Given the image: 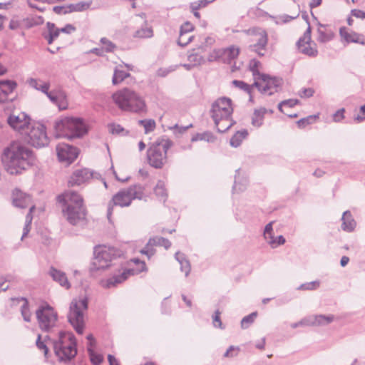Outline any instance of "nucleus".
Here are the masks:
<instances>
[{
  "instance_id": "33",
  "label": "nucleus",
  "mask_w": 365,
  "mask_h": 365,
  "mask_svg": "<svg viewBox=\"0 0 365 365\" xmlns=\"http://www.w3.org/2000/svg\"><path fill=\"white\" fill-rule=\"evenodd\" d=\"M216 140L217 137L210 131H205L202 133H196L191 138L192 142L205 140L208 143H214Z\"/></svg>"
},
{
  "instance_id": "13",
  "label": "nucleus",
  "mask_w": 365,
  "mask_h": 365,
  "mask_svg": "<svg viewBox=\"0 0 365 365\" xmlns=\"http://www.w3.org/2000/svg\"><path fill=\"white\" fill-rule=\"evenodd\" d=\"M259 80L264 83V86H262L258 81H254V86L262 94L266 93L272 88H275L274 92H278V88H280L284 83L282 78L273 76L267 73L260 75Z\"/></svg>"
},
{
  "instance_id": "20",
  "label": "nucleus",
  "mask_w": 365,
  "mask_h": 365,
  "mask_svg": "<svg viewBox=\"0 0 365 365\" xmlns=\"http://www.w3.org/2000/svg\"><path fill=\"white\" fill-rule=\"evenodd\" d=\"M47 26L49 31V36L48 38V43L49 44L53 42V39L59 36L60 33L70 34L76 31V27L71 24H67L64 28L61 29L56 28L53 24L48 23Z\"/></svg>"
},
{
  "instance_id": "42",
  "label": "nucleus",
  "mask_w": 365,
  "mask_h": 365,
  "mask_svg": "<svg viewBox=\"0 0 365 365\" xmlns=\"http://www.w3.org/2000/svg\"><path fill=\"white\" fill-rule=\"evenodd\" d=\"M232 83L234 86L245 91L247 94L252 91L253 88H255L254 86V83L252 85H250L245 83V81L240 80H233Z\"/></svg>"
},
{
  "instance_id": "24",
  "label": "nucleus",
  "mask_w": 365,
  "mask_h": 365,
  "mask_svg": "<svg viewBox=\"0 0 365 365\" xmlns=\"http://www.w3.org/2000/svg\"><path fill=\"white\" fill-rule=\"evenodd\" d=\"M48 274L53 280L58 282L61 287L66 289H68L71 287L68 278L63 272L52 267L50 268Z\"/></svg>"
},
{
  "instance_id": "56",
  "label": "nucleus",
  "mask_w": 365,
  "mask_h": 365,
  "mask_svg": "<svg viewBox=\"0 0 365 365\" xmlns=\"http://www.w3.org/2000/svg\"><path fill=\"white\" fill-rule=\"evenodd\" d=\"M220 312L217 309L212 315V322L215 327L224 329L225 327L222 325V322L220 319Z\"/></svg>"
},
{
  "instance_id": "22",
  "label": "nucleus",
  "mask_w": 365,
  "mask_h": 365,
  "mask_svg": "<svg viewBox=\"0 0 365 365\" xmlns=\"http://www.w3.org/2000/svg\"><path fill=\"white\" fill-rule=\"evenodd\" d=\"M46 95L53 103L58 106L60 110H64L67 108L66 96L63 91H48Z\"/></svg>"
},
{
  "instance_id": "63",
  "label": "nucleus",
  "mask_w": 365,
  "mask_h": 365,
  "mask_svg": "<svg viewBox=\"0 0 365 365\" xmlns=\"http://www.w3.org/2000/svg\"><path fill=\"white\" fill-rule=\"evenodd\" d=\"M300 323L302 326H315L317 325L316 316L314 319L312 318H304L300 320Z\"/></svg>"
},
{
  "instance_id": "15",
  "label": "nucleus",
  "mask_w": 365,
  "mask_h": 365,
  "mask_svg": "<svg viewBox=\"0 0 365 365\" xmlns=\"http://www.w3.org/2000/svg\"><path fill=\"white\" fill-rule=\"evenodd\" d=\"M132 197L128 188L123 189L118 192L112 198V201L108 203L107 217L110 220V217L113 213V209L114 205H118L120 207H128L132 202Z\"/></svg>"
},
{
  "instance_id": "51",
  "label": "nucleus",
  "mask_w": 365,
  "mask_h": 365,
  "mask_svg": "<svg viewBox=\"0 0 365 365\" xmlns=\"http://www.w3.org/2000/svg\"><path fill=\"white\" fill-rule=\"evenodd\" d=\"M319 285H320V282L319 280H315V281H312L310 282L302 284L298 287V289H299V290H315L319 287Z\"/></svg>"
},
{
  "instance_id": "6",
  "label": "nucleus",
  "mask_w": 365,
  "mask_h": 365,
  "mask_svg": "<svg viewBox=\"0 0 365 365\" xmlns=\"http://www.w3.org/2000/svg\"><path fill=\"white\" fill-rule=\"evenodd\" d=\"M56 138L65 137L68 139L80 138L86 133V129L81 119L66 117L55 122Z\"/></svg>"
},
{
  "instance_id": "7",
  "label": "nucleus",
  "mask_w": 365,
  "mask_h": 365,
  "mask_svg": "<svg viewBox=\"0 0 365 365\" xmlns=\"http://www.w3.org/2000/svg\"><path fill=\"white\" fill-rule=\"evenodd\" d=\"M88 299L87 297L74 298L69 306L67 314L68 322L78 334L83 333L85 327L84 312L88 309Z\"/></svg>"
},
{
  "instance_id": "29",
  "label": "nucleus",
  "mask_w": 365,
  "mask_h": 365,
  "mask_svg": "<svg viewBox=\"0 0 365 365\" xmlns=\"http://www.w3.org/2000/svg\"><path fill=\"white\" fill-rule=\"evenodd\" d=\"M267 112V109L263 107L259 109H255L252 117V125L257 128L261 127L263 125L264 115Z\"/></svg>"
},
{
  "instance_id": "57",
  "label": "nucleus",
  "mask_w": 365,
  "mask_h": 365,
  "mask_svg": "<svg viewBox=\"0 0 365 365\" xmlns=\"http://www.w3.org/2000/svg\"><path fill=\"white\" fill-rule=\"evenodd\" d=\"M269 244L272 247H277V246L282 245L286 242V240L283 235H279L277 237L273 236V238H270Z\"/></svg>"
},
{
  "instance_id": "37",
  "label": "nucleus",
  "mask_w": 365,
  "mask_h": 365,
  "mask_svg": "<svg viewBox=\"0 0 365 365\" xmlns=\"http://www.w3.org/2000/svg\"><path fill=\"white\" fill-rule=\"evenodd\" d=\"M155 245V246H162L165 250H168L171 246V242L168 240L163 237L155 236L149 239V245Z\"/></svg>"
},
{
  "instance_id": "17",
  "label": "nucleus",
  "mask_w": 365,
  "mask_h": 365,
  "mask_svg": "<svg viewBox=\"0 0 365 365\" xmlns=\"http://www.w3.org/2000/svg\"><path fill=\"white\" fill-rule=\"evenodd\" d=\"M56 153L61 162L71 164L78 155V149L66 143H59L56 146Z\"/></svg>"
},
{
  "instance_id": "61",
  "label": "nucleus",
  "mask_w": 365,
  "mask_h": 365,
  "mask_svg": "<svg viewBox=\"0 0 365 365\" xmlns=\"http://www.w3.org/2000/svg\"><path fill=\"white\" fill-rule=\"evenodd\" d=\"M240 351V348L238 346H230L225 352L223 356L224 357H232L237 355V352Z\"/></svg>"
},
{
  "instance_id": "4",
  "label": "nucleus",
  "mask_w": 365,
  "mask_h": 365,
  "mask_svg": "<svg viewBox=\"0 0 365 365\" xmlns=\"http://www.w3.org/2000/svg\"><path fill=\"white\" fill-rule=\"evenodd\" d=\"M114 102L123 110L140 113L145 110L144 100L135 91L124 88L113 95Z\"/></svg>"
},
{
  "instance_id": "36",
  "label": "nucleus",
  "mask_w": 365,
  "mask_h": 365,
  "mask_svg": "<svg viewBox=\"0 0 365 365\" xmlns=\"http://www.w3.org/2000/svg\"><path fill=\"white\" fill-rule=\"evenodd\" d=\"M35 210V205H31L29 207V211L26 216L25 225L24 227L23 235L21 236V240L29 234L31 230V225L33 220L32 212Z\"/></svg>"
},
{
  "instance_id": "12",
  "label": "nucleus",
  "mask_w": 365,
  "mask_h": 365,
  "mask_svg": "<svg viewBox=\"0 0 365 365\" xmlns=\"http://www.w3.org/2000/svg\"><path fill=\"white\" fill-rule=\"evenodd\" d=\"M240 53L239 47H223L215 48L208 56V61H219L226 64H231Z\"/></svg>"
},
{
  "instance_id": "64",
  "label": "nucleus",
  "mask_w": 365,
  "mask_h": 365,
  "mask_svg": "<svg viewBox=\"0 0 365 365\" xmlns=\"http://www.w3.org/2000/svg\"><path fill=\"white\" fill-rule=\"evenodd\" d=\"M110 131L113 134H121L124 128L120 125L111 124L109 125Z\"/></svg>"
},
{
  "instance_id": "34",
  "label": "nucleus",
  "mask_w": 365,
  "mask_h": 365,
  "mask_svg": "<svg viewBox=\"0 0 365 365\" xmlns=\"http://www.w3.org/2000/svg\"><path fill=\"white\" fill-rule=\"evenodd\" d=\"M154 192L160 201L165 202L167 199V190L164 182L159 180L154 187Z\"/></svg>"
},
{
  "instance_id": "16",
  "label": "nucleus",
  "mask_w": 365,
  "mask_h": 365,
  "mask_svg": "<svg viewBox=\"0 0 365 365\" xmlns=\"http://www.w3.org/2000/svg\"><path fill=\"white\" fill-rule=\"evenodd\" d=\"M30 120V117L24 112H20L18 114L13 113L7 118L8 124L21 133H24L29 129Z\"/></svg>"
},
{
  "instance_id": "40",
  "label": "nucleus",
  "mask_w": 365,
  "mask_h": 365,
  "mask_svg": "<svg viewBox=\"0 0 365 365\" xmlns=\"http://www.w3.org/2000/svg\"><path fill=\"white\" fill-rule=\"evenodd\" d=\"M22 300L24 301V303L21 307V316L25 322H30L31 320L32 313L30 311L29 302L25 298H22Z\"/></svg>"
},
{
  "instance_id": "48",
  "label": "nucleus",
  "mask_w": 365,
  "mask_h": 365,
  "mask_svg": "<svg viewBox=\"0 0 365 365\" xmlns=\"http://www.w3.org/2000/svg\"><path fill=\"white\" fill-rule=\"evenodd\" d=\"M298 51L309 57H315L318 54L317 47H297Z\"/></svg>"
},
{
  "instance_id": "3",
  "label": "nucleus",
  "mask_w": 365,
  "mask_h": 365,
  "mask_svg": "<svg viewBox=\"0 0 365 365\" xmlns=\"http://www.w3.org/2000/svg\"><path fill=\"white\" fill-rule=\"evenodd\" d=\"M54 354L58 361L68 362L77 354V341L72 332L61 331L58 338L52 340Z\"/></svg>"
},
{
  "instance_id": "11",
  "label": "nucleus",
  "mask_w": 365,
  "mask_h": 365,
  "mask_svg": "<svg viewBox=\"0 0 365 365\" xmlns=\"http://www.w3.org/2000/svg\"><path fill=\"white\" fill-rule=\"evenodd\" d=\"M29 130L24 133L25 141L33 147L41 148L47 146L49 143V138L47 136L46 128L43 125L37 124L33 125Z\"/></svg>"
},
{
  "instance_id": "53",
  "label": "nucleus",
  "mask_w": 365,
  "mask_h": 365,
  "mask_svg": "<svg viewBox=\"0 0 365 365\" xmlns=\"http://www.w3.org/2000/svg\"><path fill=\"white\" fill-rule=\"evenodd\" d=\"M201 57L195 54H191L188 56V60L193 63H184V68L190 70L193 66L200 64Z\"/></svg>"
},
{
  "instance_id": "28",
  "label": "nucleus",
  "mask_w": 365,
  "mask_h": 365,
  "mask_svg": "<svg viewBox=\"0 0 365 365\" xmlns=\"http://www.w3.org/2000/svg\"><path fill=\"white\" fill-rule=\"evenodd\" d=\"M334 37L333 31L325 26L321 25L318 29V41L322 43H326L330 41Z\"/></svg>"
},
{
  "instance_id": "39",
  "label": "nucleus",
  "mask_w": 365,
  "mask_h": 365,
  "mask_svg": "<svg viewBox=\"0 0 365 365\" xmlns=\"http://www.w3.org/2000/svg\"><path fill=\"white\" fill-rule=\"evenodd\" d=\"M46 340H49L51 343H52V339H51L48 336H46L45 337V339L44 341H41V334H38V337H37V339H36V345L37 346V348L39 349V350H41L43 351V354H44V356L48 359V352H49V349L46 344Z\"/></svg>"
},
{
  "instance_id": "1",
  "label": "nucleus",
  "mask_w": 365,
  "mask_h": 365,
  "mask_svg": "<svg viewBox=\"0 0 365 365\" xmlns=\"http://www.w3.org/2000/svg\"><path fill=\"white\" fill-rule=\"evenodd\" d=\"M34 156L31 149L16 141L6 147L1 155L4 169L11 175L21 174L33 164Z\"/></svg>"
},
{
  "instance_id": "19",
  "label": "nucleus",
  "mask_w": 365,
  "mask_h": 365,
  "mask_svg": "<svg viewBox=\"0 0 365 365\" xmlns=\"http://www.w3.org/2000/svg\"><path fill=\"white\" fill-rule=\"evenodd\" d=\"M13 205L19 208H26L31 205V197L29 195L15 189L12 193Z\"/></svg>"
},
{
  "instance_id": "27",
  "label": "nucleus",
  "mask_w": 365,
  "mask_h": 365,
  "mask_svg": "<svg viewBox=\"0 0 365 365\" xmlns=\"http://www.w3.org/2000/svg\"><path fill=\"white\" fill-rule=\"evenodd\" d=\"M341 229L344 231L351 232L354 231L356 226V222L349 210L344 212L341 217Z\"/></svg>"
},
{
  "instance_id": "46",
  "label": "nucleus",
  "mask_w": 365,
  "mask_h": 365,
  "mask_svg": "<svg viewBox=\"0 0 365 365\" xmlns=\"http://www.w3.org/2000/svg\"><path fill=\"white\" fill-rule=\"evenodd\" d=\"M240 169L238 168L235 170V182L232 186V192H242L246 189L247 180H245V182L241 183L237 181V176L240 174Z\"/></svg>"
},
{
  "instance_id": "26",
  "label": "nucleus",
  "mask_w": 365,
  "mask_h": 365,
  "mask_svg": "<svg viewBox=\"0 0 365 365\" xmlns=\"http://www.w3.org/2000/svg\"><path fill=\"white\" fill-rule=\"evenodd\" d=\"M133 200H144L146 201L149 194L145 192V186L141 184H135L128 187Z\"/></svg>"
},
{
  "instance_id": "55",
  "label": "nucleus",
  "mask_w": 365,
  "mask_h": 365,
  "mask_svg": "<svg viewBox=\"0 0 365 365\" xmlns=\"http://www.w3.org/2000/svg\"><path fill=\"white\" fill-rule=\"evenodd\" d=\"M114 47H94L90 50L88 53L96 54V56H103L104 52H111Z\"/></svg>"
},
{
  "instance_id": "38",
  "label": "nucleus",
  "mask_w": 365,
  "mask_h": 365,
  "mask_svg": "<svg viewBox=\"0 0 365 365\" xmlns=\"http://www.w3.org/2000/svg\"><path fill=\"white\" fill-rule=\"evenodd\" d=\"M319 118V114L310 115L305 118H302L297 121V125L299 128H304L306 126L315 123L317 119Z\"/></svg>"
},
{
  "instance_id": "54",
  "label": "nucleus",
  "mask_w": 365,
  "mask_h": 365,
  "mask_svg": "<svg viewBox=\"0 0 365 365\" xmlns=\"http://www.w3.org/2000/svg\"><path fill=\"white\" fill-rule=\"evenodd\" d=\"M231 122L229 123V124H226V125H224V122H220L219 124H218V126H216V130L218 133H225L226 131H227L234 124L236 123L235 120H234L233 119H232V118H230V120Z\"/></svg>"
},
{
  "instance_id": "30",
  "label": "nucleus",
  "mask_w": 365,
  "mask_h": 365,
  "mask_svg": "<svg viewBox=\"0 0 365 365\" xmlns=\"http://www.w3.org/2000/svg\"><path fill=\"white\" fill-rule=\"evenodd\" d=\"M27 82L31 87L41 91L44 94L47 93L50 88V83L48 82H44L40 79L31 78Z\"/></svg>"
},
{
  "instance_id": "32",
  "label": "nucleus",
  "mask_w": 365,
  "mask_h": 365,
  "mask_svg": "<svg viewBox=\"0 0 365 365\" xmlns=\"http://www.w3.org/2000/svg\"><path fill=\"white\" fill-rule=\"evenodd\" d=\"M302 17L307 22L308 28L304 33V35L298 39L295 46H304L305 44H309L311 41V27L308 21V16L307 14H304Z\"/></svg>"
},
{
  "instance_id": "9",
  "label": "nucleus",
  "mask_w": 365,
  "mask_h": 365,
  "mask_svg": "<svg viewBox=\"0 0 365 365\" xmlns=\"http://www.w3.org/2000/svg\"><path fill=\"white\" fill-rule=\"evenodd\" d=\"M39 328L45 332H51L57 326L58 314L48 303L43 304L36 311Z\"/></svg>"
},
{
  "instance_id": "58",
  "label": "nucleus",
  "mask_w": 365,
  "mask_h": 365,
  "mask_svg": "<svg viewBox=\"0 0 365 365\" xmlns=\"http://www.w3.org/2000/svg\"><path fill=\"white\" fill-rule=\"evenodd\" d=\"M178 66H170L168 68H161L157 71V75L160 77H165L170 72L176 70Z\"/></svg>"
},
{
  "instance_id": "52",
  "label": "nucleus",
  "mask_w": 365,
  "mask_h": 365,
  "mask_svg": "<svg viewBox=\"0 0 365 365\" xmlns=\"http://www.w3.org/2000/svg\"><path fill=\"white\" fill-rule=\"evenodd\" d=\"M155 245L153 243L149 245V241L145 245V247L140 250V252L143 255H145L148 259H150L155 254Z\"/></svg>"
},
{
  "instance_id": "8",
  "label": "nucleus",
  "mask_w": 365,
  "mask_h": 365,
  "mask_svg": "<svg viewBox=\"0 0 365 365\" xmlns=\"http://www.w3.org/2000/svg\"><path fill=\"white\" fill-rule=\"evenodd\" d=\"M210 112L216 126L220 122L230 121L233 113L232 100L225 96L219 98L212 103Z\"/></svg>"
},
{
  "instance_id": "21",
  "label": "nucleus",
  "mask_w": 365,
  "mask_h": 365,
  "mask_svg": "<svg viewBox=\"0 0 365 365\" xmlns=\"http://www.w3.org/2000/svg\"><path fill=\"white\" fill-rule=\"evenodd\" d=\"M339 34L342 38L347 43H355L359 44H365V36L359 34L354 31H348L345 27H341L339 29Z\"/></svg>"
},
{
  "instance_id": "14",
  "label": "nucleus",
  "mask_w": 365,
  "mask_h": 365,
  "mask_svg": "<svg viewBox=\"0 0 365 365\" xmlns=\"http://www.w3.org/2000/svg\"><path fill=\"white\" fill-rule=\"evenodd\" d=\"M101 177L99 173L93 172L87 168L77 169L73 171L71 175L68 185L70 187L79 186L87 182L91 178H98Z\"/></svg>"
},
{
  "instance_id": "25",
  "label": "nucleus",
  "mask_w": 365,
  "mask_h": 365,
  "mask_svg": "<svg viewBox=\"0 0 365 365\" xmlns=\"http://www.w3.org/2000/svg\"><path fill=\"white\" fill-rule=\"evenodd\" d=\"M135 272L133 269H128L124 270L120 274H115L113 277H110L107 280L106 286L110 288L111 287H114L118 284L122 283L125 280L127 279L128 276L135 274Z\"/></svg>"
},
{
  "instance_id": "60",
  "label": "nucleus",
  "mask_w": 365,
  "mask_h": 365,
  "mask_svg": "<svg viewBox=\"0 0 365 365\" xmlns=\"http://www.w3.org/2000/svg\"><path fill=\"white\" fill-rule=\"evenodd\" d=\"M314 90L312 88H302L299 93L301 98H310L313 96Z\"/></svg>"
},
{
  "instance_id": "31",
  "label": "nucleus",
  "mask_w": 365,
  "mask_h": 365,
  "mask_svg": "<svg viewBox=\"0 0 365 365\" xmlns=\"http://www.w3.org/2000/svg\"><path fill=\"white\" fill-rule=\"evenodd\" d=\"M249 133L247 129H242L237 131L230 138V144L233 148L239 147L242 140L248 136Z\"/></svg>"
},
{
  "instance_id": "50",
  "label": "nucleus",
  "mask_w": 365,
  "mask_h": 365,
  "mask_svg": "<svg viewBox=\"0 0 365 365\" xmlns=\"http://www.w3.org/2000/svg\"><path fill=\"white\" fill-rule=\"evenodd\" d=\"M215 0H197L192 2L190 7L192 10H199L202 8L206 7L209 4L212 3Z\"/></svg>"
},
{
  "instance_id": "2",
  "label": "nucleus",
  "mask_w": 365,
  "mask_h": 365,
  "mask_svg": "<svg viewBox=\"0 0 365 365\" xmlns=\"http://www.w3.org/2000/svg\"><path fill=\"white\" fill-rule=\"evenodd\" d=\"M58 199L63 202V215L70 224L76 225L85 219L86 212L83 199L78 192L68 191L59 195Z\"/></svg>"
},
{
  "instance_id": "62",
  "label": "nucleus",
  "mask_w": 365,
  "mask_h": 365,
  "mask_svg": "<svg viewBox=\"0 0 365 365\" xmlns=\"http://www.w3.org/2000/svg\"><path fill=\"white\" fill-rule=\"evenodd\" d=\"M345 109L344 108L337 110L333 114V120L334 122H340L344 118Z\"/></svg>"
},
{
  "instance_id": "18",
  "label": "nucleus",
  "mask_w": 365,
  "mask_h": 365,
  "mask_svg": "<svg viewBox=\"0 0 365 365\" xmlns=\"http://www.w3.org/2000/svg\"><path fill=\"white\" fill-rule=\"evenodd\" d=\"M17 86L15 81L0 80V103L14 101L16 96L13 93Z\"/></svg>"
},
{
  "instance_id": "43",
  "label": "nucleus",
  "mask_w": 365,
  "mask_h": 365,
  "mask_svg": "<svg viewBox=\"0 0 365 365\" xmlns=\"http://www.w3.org/2000/svg\"><path fill=\"white\" fill-rule=\"evenodd\" d=\"M130 76V73L124 71L115 69L113 76V83L117 85L122 82L125 78Z\"/></svg>"
},
{
  "instance_id": "23",
  "label": "nucleus",
  "mask_w": 365,
  "mask_h": 365,
  "mask_svg": "<svg viewBox=\"0 0 365 365\" xmlns=\"http://www.w3.org/2000/svg\"><path fill=\"white\" fill-rule=\"evenodd\" d=\"M91 4V1H81L72 4L69 9L65 6H54L53 10L58 14H66L68 11H82L89 9Z\"/></svg>"
},
{
  "instance_id": "44",
  "label": "nucleus",
  "mask_w": 365,
  "mask_h": 365,
  "mask_svg": "<svg viewBox=\"0 0 365 365\" xmlns=\"http://www.w3.org/2000/svg\"><path fill=\"white\" fill-rule=\"evenodd\" d=\"M257 316V312H254L251 314L244 317L241 320V327L242 329H247L249 327V326L252 324L255 321V319Z\"/></svg>"
},
{
  "instance_id": "59",
  "label": "nucleus",
  "mask_w": 365,
  "mask_h": 365,
  "mask_svg": "<svg viewBox=\"0 0 365 365\" xmlns=\"http://www.w3.org/2000/svg\"><path fill=\"white\" fill-rule=\"evenodd\" d=\"M273 223L274 222H270L265 225L263 233L265 238H273Z\"/></svg>"
},
{
  "instance_id": "45",
  "label": "nucleus",
  "mask_w": 365,
  "mask_h": 365,
  "mask_svg": "<svg viewBox=\"0 0 365 365\" xmlns=\"http://www.w3.org/2000/svg\"><path fill=\"white\" fill-rule=\"evenodd\" d=\"M334 317L332 314L329 315H317L316 320L318 326L327 325L334 321Z\"/></svg>"
},
{
  "instance_id": "47",
  "label": "nucleus",
  "mask_w": 365,
  "mask_h": 365,
  "mask_svg": "<svg viewBox=\"0 0 365 365\" xmlns=\"http://www.w3.org/2000/svg\"><path fill=\"white\" fill-rule=\"evenodd\" d=\"M153 36V31L151 28L142 29L135 32V37L138 38H147Z\"/></svg>"
},
{
  "instance_id": "35",
  "label": "nucleus",
  "mask_w": 365,
  "mask_h": 365,
  "mask_svg": "<svg viewBox=\"0 0 365 365\" xmlns=\"http://www.w3.org/2000/svg\"><path fill=\"white\" fill-rule=\"evenodd\" d=\"M261 63L256 58H252L250 61L249 70L252 73L255 81H258L260 78V75L265 74L264 73H261L259 71V67Z\"/></svg>"
},
{
  "instance_id": "41",
  "label": "nucleus",
  "mask_w": 365,
  "mask_h": 365,
  "mask_svg": "<svg viewBox=\"0 0 365 365\" xmlns=\"http://www.w3.org/2000/svg\"><path fill=\"white\" fill-rule=\"evenodd\" d=\"M138 123L143 126L145 130V133L148 134L152 131H153L155 128L156 123L155 121L153 119H144L138 120Z\"/></svg>"
},
{
  "instance_id": "5",
  "label": "nucleus",
  "mask_w": 365,
  "mask_h": 365,
  "mask_svg": "<svg viewBox=\"0 0 365 365\" xmlns=\"http://www.w3.org/2000/svg\"><path fill=\"white\" fill-rule=\"evenodd\" d=\"M173 145V142L165 135L158 138L147 151L149 165L156 169L162 168L168 160V150Z\"/></svg>"
},
{
  "instance_id": "49",
  "label": "nucleus",
  "mask_w": 365,
  "mask_h": 365,
  "mask_svg": "<svg viewBox=\"0 0 365 365\" xmlns=\"http://www.w3.org/2000/svg\"><path fill=\"white\" fill-rule=\"evenodd\" d=\"M88 353L93 365H99L101 364L103 361V357L101 355L96 354L94 350L91 347L88 348Z\"/></svg>"
},
{
  "instance_id": "10",
  "label": "nucleus",
  "mask_w": 365,
  "mask_h": 365,
  "mask_svg": "<svg viewBox=\"0 0 365 365\" xmlns=\"http://www.w3.org/2000/svg\"><path fill=\"white\" fill-rule=\"evenodd\" d=\"M118 255V251L113 247L105 246L96 247L91 269L101 270L110 267L111 261Z\"/></svg>"
}]
</instances>
